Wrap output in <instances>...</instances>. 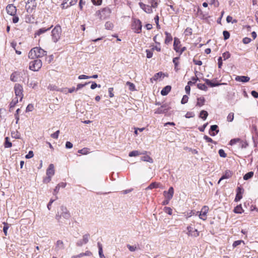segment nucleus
Masks as SVG:
<instances>
[{
  "instance_id": "nucleus-1",
  "label": "nucleus",
  "mask_w": 258,
  "mask_h": 258,
  "mask_svg": "<svg viewBox=\"0 0 258 258\" xmlns=\"http://www.w3.org/2000/svg\"><path fill=\"white\" fill-rule=\"evenodd\" d=\"M47 52L40 47H36L32 48L29 52L28 57L31 59L41 57L46 55Z\"/></svg>"
},
{
  "instance_id": "nucleus-2",
  "label": "nucleus",
  "mask_w": 258,
  "mask_h": 258,
  "mask_svg": "<svg viewBox=\"0 0 258 258\" xmlns=\"http://www.w3.org/2000/svg\"><path fill=\"white\" fill-rule=\"evenodd\" d=\"M71 217V215L69 211L68 210L66 207L64 206H61L60 208V211L57 212L55 218L59 222H61V219L68 220Z\"/></svg>"
},
{
  "instance_id": "nucleus-3",
  "label": "nucleus",
  "mask_w": 258,
  "mask_h": 258,
  "mask_svg": "<svg viewBox=\"0 0 258 258\" xmlns=\"http://www.w3.org/2000/svg\"><path fill=\"white\" fill-rule=\"evenodd\" d=\"M61 28L59 25H56L51 31V39L54 43H56L60 38Z\"/></svg>"
},
{
  "instance_id": "nucleus-4",
  "label": "nucleus",
  "mask_w": 258,
  "mask_h": 258,
  "mask_svg": "<svg viewBox=\"0 0 258 258\" xmlns=\"http://www.w3.org/2000/svg\"><path fill=\"white\" fill-rule=\"evenodd\" d=\"M111 13V11L109 8H105L101 10L97 11L96 12V16H98L101 20H104L109 17Z\"/></svg>"
},
{
  "instance_id": "nucleus-5",
  "label": "nucleus",
  "mask_w": 258,
  "mask_h": 258,
  "mask_svg": "<svg viewBox=\"0 0 258 258\" xmlns=\"http://www.w3.org/2000/svg\"><path fill=\"white\" fill-rule=\"evenodd\" d=\"M16 98L21 101L23 98V88L21 85L16 84L14 86Z\"/></svg>"
},
{
  "instance_id": "nucleus-6",
  "label": "nucleus",
  "mask_w": 258,
  "mask_h": 258,
  "mask_svg": "<svg viewBox=\"0 0 258 258\" xmlns=\"http://www.w3.org/2000/svg\"><path fill=\"white\" fill-rule=\"evenodd\" d=\"M42 67V61L40 59H35L31 61L29 64L30 70L38 71Z\"/></svg>"
},
{
  "instance_id": "nucleus-7",
  "label": "nucleus",
  "mask_w": 258,
  "mask_h": 258,
  "mask_svg": "<svg viewBox=\"0 0 258 258\" xmlns=\"http://www.w3.org/2000/svg\"><path fill=\"white\" fill-rule=\"evenodd\" d=\"M132 28L135 33H140L142 29L141 22L139 19H134Z\"/></svg>"
},
{
  "instance_id": "nucleus-8",
  "label": "nucleus",
  "mask_w": 258,
  "mask_h": 258,
  "mask_svg": "<svg viewBox=\"0 0 258 258\" xmlns=\"http://www.w3.org/2000/svg\"><path fill=\"white\" fill-rule=\"evenodd\" d=\"M36 0H28L26 5V9L28 13H32L33 10L36 7Z\"/></svg>"
},
{
  "instance_id": "nucleus-9",
  "label": "nucleus",
  "mask_w": 258,
  "mask_h": 258,
  "mask_svg": "<svg viewBox=\"0 0 258 258\" xmlns=\"http://www.w3.org/2000/svg\"><path fill=\"white\" fill-rule=\"evenodd\" d=\"M209 207L207 206H204L201 209L200 212H198L197 213L199 214V218L203 220H206L207 219V214L209 211Z\"/></svg>"
},
{
  "instance_id": "nucleus-10",
  "label": "nucleus",
  "mask_w": 258,
  "mask_h": 258,
  "mask_svg": "<svg viewBox=\"0 0 258 258\" xmlns=\"http://www.w3.org/2000/svg\"><path fill=\"white\" fill-rule=\"evenodd\" d=\"M187 234L188 235L192 236V237H197L199 235V232L197 229H195L192 227L189 226L187 227Z\"/></svg>"
},
{
  "instance_id": "nucleus-11",
  "label": "nucleus",
  "mask_w": 258,
  "mask_h": 258,
  "mask_svg": "<svg viewBox=\"0 0 258 258\" xmlns=\"http://www.w3.org/2000/svg\"><path fill=\"white\" fill-rule=\"evenodd\" d=\"M7 13L11 16H15L17 12V9L13 5H9L6 7Z\"/></svg>"
},
{
  "instance_id": "nucleus-12",
  "label": "nucleus",
  "mask_w": 258,
  "mask_h": 258,
  "mask_svg": "<svg viewBox=\"0 0 258 258\" xmlns=\"http://www.w3.org/2000/svg\"><path fill=\"white\" fill-rule=\"evenodd\" d=\"M174 194V189L172 187H170L168 191H164L163 192V195L166 199L170 200Z\"/></svg>"
},
{
  "instance_id": "nucleus-13",
  "label": "nucleus",
  "mask_w": 258,
  "mask_h": 258,
  "mask_svg": "<svg viewBox=\"0 0 258 258\" xmlns=\"http://www.w3.org/2000/svg\"><path fill=\"white\" fill-rule=\"evenodd\" d=\"M141 8L146 13L151 14L153 12L152 8L149 5H145L143 3H139Z\"/></svg>"
},
{
  "instance_id": "nucleus-14",
  "label": "nucleus",
  "mask_w": 258,
  "mask_h": 258,
  "mask_svg": "<svg viewBox=\"0 0 258 258\" xmlns=\"http://www.w3.org/2000/svg\"><path fill=\"white\" fill-rule=\"evenodd\" d=\"M89 237H90L89 234H85L83 236L82 239H81L77 242V245L79 246H81L83 244H86L89 241Z\"/></svg>"
},
{
  "instance_id": "nucleus-15",
  "label": "nucleus",
  "mask_w": 258,
  "mask_h": 258,
  "mask_svg": "<svg viewBox=\"0 0 258 258\" xmlns=\"http://www.w3.org/2000/svg\"><path fill=\"white\" fill-rule=\"evenodd\" d=\"M243 189L241 187H238L236 189V195L235 198V201L238 202L242 198Z\"/></svg>"
},
{
  "instance_id": "nucleus-16",
  "label": "nucleus",
  "mask_w": 258,
  "mask_h": 258,
  "mask_svg": "<svg viewBox=\"0 0 258 258\" xmlns=\"http://www.w3.org/2000/svg\"><path fill=\"white\" fill-rule=\"evenodd\" d=\"M218 126L217 125H212L211 126L210 130L209 131V134L211 136H215L219 132V130H218Z\"/></svg>"
},
{
  "instance_id": "nucleus-17",
  "label": "nucleus",
  "mask_w": 258,
  "mask_h": 258,
  "mask_svg": "<svg viewBox=\"0 0 258 258\" xmlns=\"http://www.w3.org/2000/svg\"><path fill=\"white\" fill-rule=\"evenodd\" d=\"M174 49L176 52H179L180 51V41L179 39L177 38H174V43H173Z\"/></svg>"
},
{
  "instance_id": "nucleus-18",
  "label": "nucleus",
  "mask_w": 258,
  "mask_h": 258,
  "mask_svg": "<svg viewBox=\"0 0 258 258\" xmlns=\"http://www.w3.org/2000/svg\"><path fill=\"white\" fill-rule=\"evenodd\" d=\"M168 110V108L166 105H162L161 107L158 108L155 110V113L156 114H161L166 112Z\"/></svg>"
},
{
  "instance_id": "nucleus-19",
  "label": "nucleus",
  "mask_w": 258,
  "mask_h": 258,
  "mask_svg": "<svg viewBox=\"0 0 258 258\" xmlns=\"http://www.w3.org/2000/svg\"><path fill=\"white\" fill-rule=\"evenodd\" d=\"M232 175V173L230 170H226L225 172V173L222 176V177L220 178L218 183H220V182L223 179H228L230 178Z\"/></svg>"
},
{
  "instance_id": "nucleus-20",
  "label": "nucleus",
  "mask_w": 258,
  "mask_h": 258,
  "mask_svg": "<svg viewBox=\"0 0 258 258\" xmlns=\"http://www.w3.org/2000/svg\"><path fill=\"white\" fill-rule=\"evenodd\" d=\"M54 167L53 164H50L46 170V175L52 177L54 174Z\"/></svg>"
},
{
  "instance_id": "nucleus-21",
  "label": "nucleus",
  "mask_w": 258,
  "mask_h": 258,
  "mask_svg": "<svg viewBox=\"0 0 258 258\" xmlns=\"http://www.w3.org/2000/svg\"><path fill=\"white\" fill-rule=\"evenodd\" d=\"M235 80L237 82H240L243 83L247 82L249 81L250 78L247 76H237L235 77Z\"/></svg>"
},
{
  "instance_id": "nucleus-22",
  "label": "nucleus",
  "mask_w": 258,
  "mask_h": 258,
  "mask_svg": "<svg viewBox=\"0 0 258 258\" xmlns=\"http://www.w3.org/2000/svg\"><path fill=\"white\" fill-rule=\"evenodd\" d=\"M171 87L170 86H166L163 88V89L161 91V94L163 96L167 95L171 91Z\"/></svg>"
},
{
  "instance_id": "nucleus-23",
  "label": "nucleus",
  "mask_w": 258,
  "mask_h": 258,
  "mask_svg": "<svg viewBox=\"0 0 258 258\" xmlns=\"http://www.w3.org/2000/svg\"><path fill=\"white\" fill-rule=\"evenodd\" d=\"M146 153H147L146 151H145L144 152L142 153V152H141L137 150H134V151L131 152L129 153L128 156L130 157H136V156H138L139 155L145 154Z\"/></svg>"
},
{
  "instance_id": "nucleus-24",
  "label": "nucleus",
  "mask_w": 258,
  "mask_h": 258,
  "mask_svg": "<svg viewBox=\"0 0 258 258\" xmlns=\"http://www.w3.org/2000/svg\"><path fill=\"white\" fill-rule=\"evenodd\" d=\"M205 102V99L204 97H200L197 98V106L202 107Z\"/></svg>"
},
{
  "instance_id": "nucleus-25",
  "label": "nucleus",
  "mask_w": 258,
  "mask_h": 258,
  "mask_svg": "<svg viewBox=\"0 0 258 258\" xmlns=\"http://www.w3.org/2000/svg\"><path fill=\"white\" fill-rule=\"evenodd\" d=\"M52 27V26H51L49 28H48L47 29L46 28H40L39 29L35 34V36L36 35H41V34L42 33H45V32L47 31L48 30H49L51 27Z\"/></svg>"
},
{
  "instance_id": "nucleus-26",
  "label": "nucleus",
  "mask_w": 258,
  "mask_h": 258,
  "mask_svg": "<svg viewBox=\"0 0 258 258\" xmlns=\"http://www.w3.org/2000/svg\"><path fill=\"white\" fill-rule=\"evenodd\" d=\"M64 248L63 243L61 240H57L56 243V249L57 250Z\"/></svg>"
},
{
  "instance_id": "nucleus-27",
  "label": "nucleus",
  "mask_w": 258,
  "mask_h": 258,
  "mask_svg": "<svg viewBox=\"0 0 258 258\" xmlns=\"http://www.w3.org/2000/svg\"><path fill=\"white\" fill-rule=\"evenodd\" d=\"M78 0H67L66 2H63L62 4V8H65V5L67 3H69V6H73L76 4ZM69 5L67 6L66 7H68Z\"/></svg>"
},
{
  "instance_id": "nucleus-28",
  "label": "nucleus",
  "mask_w": 258,
  "mask_h": 258,
  "mask_svg": "<svg viewBox=\"0 0 258 258\" xmlns=\"http://www.w3.org/2000/svg\"><path fill=\"white\" fill-rule=\"evenodd\" d=\"M165 34L166 35L165 43L167 44L172 41V37L171 34L167 32H165Z\"/></svg>"
},
{
  "instance_id": "nucleus-29",
  "label": "nucleus",
  "mask_w": 258,
  "mask_h": 258,
  "mask_svg": "<svg viewBox=\"0 0 258 258\" xmlns=\"http://www.w3.org/2000/svg\"><path fill=\"white\" fill-rule=\"evenodd\" d=\"M149 3L153 9H155L158 7V0H149Z\"/></svg>"
},
{
  "instance_id": "nucleus-30",
  "label": "nucleus",
  "mask_w": 258,
  "mask_h": 258,
  "mask_svg": "<svg viewBox=\"0 0 258 258\" xmlns=\"http://www.w3.org/2000/svg\"><path fill=\"white\" fill-rule=\"evenodd\" d=\"M98 247L99 248V255L100 258H105L104 255L103 253V249H102V244L98 242Z\"/></svg>"
},
{
  "instance_id": "nucleus-31",
  "label": "nucleus",
  "mask_w": 258,
  "mask_h": 258,
  "mask_svg": "<svg viewBox=\"0 0 258 258\" xmlns=\"http://www.w3.org/2000/svg\"><path fill=\"white\" fill-rule=\"evenodd\" d=\"M208 115V113L205 110H202L200 113L199 117L204 120H206Z\"/></svg>"
},
{
  "instance_id": "nucleus-32",
  "label": "nucleus",
  "mask_w": 258,
  "mask_h": 258,
  "mask_svg": "<svg viewBox=\"0 0 258 258\" xmlns=\"http://www.w3.org/2000/svg\"><path fill=\"white\" fill-rule=\"evenodd\" d=\"M38 85V82L36 80H31L30 81L28 86L29 87H31L33 89L35 88Z\"/></svg>"
},
{
  "instance_id": "nucleus-33",
  "label": "nucleus",
  "mask_w": 258,
  "mask_h": 258,
  "mask_svg": "<svg viewBox=\"0 0 258 258\" xmlns=\"http://www.w3.org/2000/svg\"><path fill=\"white\" fill-rule=\"evenodd\" d=\"M141 160L142 161H145V162H149V163H153V160L152 159V158H151L148 155H146V156H144L142 157L141 158Z\"/></svg>"
},
{
  "instance_id": "nucleus-34",
  "label": "nucleus",
  "mask_w": 258,
  "mask_h": 258,
  "mask_svg": "<svg viewBox=\"0 0 258 258\" xmlns=\"http://www.w3.org/2000/svg\"><path fill=\"white\" fill-rule=\"evenodd\" d=\"M160 184L157 182L151 183L147 187L148 189H152L154 188H157L159 187Z\"/></svg>"
},
{
  "instance_id": "nucleus-35",
  "label": "nucleus",
  "mask_w": 258,
  "mask_h": 258,
  "mask_svg": "<svg viewBox=\"0 0 258 258\" xmlns=\"http://www.w3.org/2000/svg\"><path fill=\"white\" fill-rule=\"evenodd\" d=\"M253 172L250 171L247 173H246L244 176L243 179L245 180H247L250 178H251L253 176Z\"/></svg>"
},
{
  "instance_id": "nucleus-36",
  "label": "nucleus",
  "mask_w": 258,
  "mask_h": 258,
  "mask_svg": "<svg viewBox=\"0 0 258 258\" xmlns=\"http://www.w3.org/2000/svg\"><path fill=\"white\" fill-rule=\"evenodd\" d=\"M243 210L241 205L236 206L234 209V212L235 213L241 214L243 212Z\"/></svg>"
},
{
  "instance_id": "nucleus-37",
  "label": "nucleus",
  "mask_w": 258,
  "mask_h": 258,
  "mask_svg": "<svg viewBox=\"0 0 258 258\" xmlns=\"http://www.w3.org/2000/svg\"><path fill=\"white\" fill-rule=\"evenodd\" d=\"M19 99L18 98H15L10 103V109L14 108L16 104L18 102Z\"/></svg>"
},
{
  "instance_id": "nucleus-38",
  "label": "nucleus",
  "mask_w": 258,
  "mask_h": 258,
  "mask_svg": "<svg viewBox=\"0 0 258 258\" xmlns=\"http://www.w3.org/2000/svg\"><path fill=\"white\" fill-rule=\"evenodd\" d=\"M4 146L5 148H10L12 146V143L9 141V138L8 137H6L5 138V142Z\"/></svg>"
},
{
  "instance_id": "nucleus-39",
  "label": "nucleus",
  "mask_w": 258,
  "mask_h": 258,
  "mask_svg": "<svg viewBox=\"0 0 258 258\" xmlns=\"http://www.w3.org/2000/svg\"><path fill=\"white\" fill-rule=\"evenodd\" d=\"M179 58V57H176L173 59V62L174 64V67H175L174 69L176 71H177L178 70V69L177 68V67H178V64Z\"/></svg>"
},
{
  "instance_id": "nucleus-40",
  "label": "nucleus",
  "mask_w": 258,
  "mask_h": 258,
  "mask_svg": "<svg viewBox=\"0 0 258 258\" xmlns=\"http://www.w3.org/2000/svg\"><path fill=\"white\" fill-rule=\"evenodd\" d=\"M126 84V85H127L128 86L129 90L130 91H133L136 90L135 86L133 83L130 82H127Z\"/></svg>"
},
{
  "instance_id": "nucleus-41",
  "label": "nucleus",
  "mask_w": 258,
  "mask_h": 258,
  "mask_svg": "<svg viewBox=\"0 0 258 258\" xmlns=\"http://www.w3.org/2000/svg\"><path fill=\"white\" fill-rule=\"evenodd\" d=\"M17 73L15 72L13 73L10 77V79L13 82H17L18 81Z\"/></svg>"
},
{
  "instance_id": "nucleus-42",
  "label": "nucleus",
  "mask_w": 258,
  "mask_h": 258,
  "mask_svg": "<svg viewBox=\"0 0 258 258\" xmlns=\"http://www.w3.org/2000/svg\"><path fill=\"white\" fill-rule=\"evenodd\" d=\"M105 28L107 30H111L113 27V24L110 22H107L105 24Z\"/></svg>"
},
{
  "instance_id": "nucleus-43",
  "label": "nucleus",
  "mask_w": 258,
  "mask_h": 258,
  "mask_svg": "<svg viewBox=\"0 0 258 258\" xmlns=\"http://www.w3.org/2000/svg\"><path fill=\"white\" fill-rule=\"evenodd\" d=\"M197 87L199 89H201L202 90L206 91L208 89L207 87L204 84L199 83L197 85Z\"/></svg>"
},
{
  "instance_id": "nucleus-44",
  "label": "nucleus",
  "mask_w": 258,
  "mask_h": 258,
  "mask_svg": "<svg viewBox=\"0 0 258 258\" xmlns=\"http://www.w3.org/2000/svg\"><path fill=\"white\" fill-rule=\"evenodd\" d=\"M78 152L80 154H83V155H86L89 152V149L87 148H84L82 149L79 150L78 151Z\"/></svg>"
},
{
  "instance_id": "nucleus-45",
  "label": "nucleus",
  "mask_w": 258,
  "mask_h": 258,
  "mask_svg": "<svg viewBox=\"0 0 258 258\" xmlns=\"http://www.w3.org/2000/svg\"><path fill=\"white\" fill-rule=\"evenodd\" d=\"M164 211L166 213H167V214H169V215H172V209H171V208H170V207H164Z\"/></svg>"
},
{
  "instance_id": "nucleus-46",
  "label": "nucleus",
  "mask_w": 258,
  "mask_h": 258,
  "mask_svg": "<svg viewBox=\"0 0 258 258\" xmlns=\"http://www.w3.org/2000/svg\"><path fill=\"white\" fill-rule=\"evenodd\" d=\"M92 255V252L89 250L86 251L85 252H82L79 254V256H80V257L83 256H91Z\"/></svg>"
},
{
  "instance_id": "nucleus-47",
  "label": "nucleus",
  "mask_w": 258,
  "mask_h": 258,
  "mask_svg": "<svg viewBox=\"0 0 258 258\" xmlns=\"http://www.w3.org/2000/svg\"><path fill=\"white\" fill-rule=\"evenodd\" d=\"M226 21L228 23H232V24L233 23H235L237 22V20H233V18L231 17V16H227V18H226Z\"/></svg>"
},
{
  "instance_id": "nucleus-48",
  "label": "nucleus",
  "mask_w": 258,
  "mask_h": 258,
  "mask_svg": "<svg viewBox=\"0 0 258 258\" xmlns=\"http://www.w3.org/2000/svg\"><path fill=\"white\" fill-rule=\"evenodd\" d=\"M233 119H234V113L232 112L230 113L227 117V121H229V122H231L232 121H233Z\"/></svg>"
},
{
  "instance_id": "nucleus-49",
  "label": "nucleus",
  "mask_w": 258,
  "mask_h": 258,
  "mask_svg": "<svg viewBox=\"0 0 258 258\" xmlns=\"http://www.w3.org/2000/svg\"><path fill=\"white\" fill-rule=\"evenodd\" d=\"M240 141V139L239 138L232 139L230 142V144L231 145H234L236 144L237 143H239Z\"/></svg>"
},
{
  "instance_id": "nucleus-50",
  "label": "nucleus",
  "mask_w": 258,
  "mask_h": 258,
  "mask_svg": "<svg viewBox=\"0 0 258 258\" xmlns=\"http://www.w3.org/2000/svg\"><path fill=\"white\" fill-rule=\"evenodd\" d=\"M219 154L220 157L223 158H225L227 156V154L225 153V151L223 149H220L219 150Z\"/></svg>"
},
{
  "instance_id": "nucleus-51",
  "label": "nucleus",
  "mask_w": 258,
  "mask_h": 258,
  "mask_svg": "<svg viewBox=\"0 0 258 258\" xmlns=\"http://www.w3.org/2000/svg\"><path fill=\"white\" fill-rule=\"evenodd\" d=\"M34 109V106L32 104H29L28 105V106L26 107V112H30L32 111Z\"/></svg>"
},
{
  "instance_id": "nucleus-52",
  "label": "nucleus",
  "mask_w": 258,
  "mask_h": 258,
  "mask_svg": "<svg viewBox=\"0 0 258 258\" xmlns=\"http://www.w3.org/2000/svg\"><path fill=\"white\" fill-rule=\"evenodd\" d=\"M12 136L13 138L15 139H20V134L18 132H12Z\"/></svg>"
},
{
  "instance_id": "nucleus-53",
  "label": "nucleus",
  "mask_w": 258,
  "mask_h": 258,
  "mask_svg": "<svg viewBox=\"0 0 258 258\" xmlns=\"http://www.w3.org/2000/svg\"><path fill=\"white\" fill-rule=\"evenodd\" d=\"M241 243H244V241L243 240H241L235 241L233 242V243L232 244V246H233V247H235L237 246L240 245Z\"/></svg>"
},
{
  "instance_id": "nucleus-54",
  "label": "nucleus",
  "mask_w": 258,
  "mask_h": 258,
  "mask_svg": "<svg viewBox=\"0 0 258 258\" xmlns=\"http://www.w3.org/2000/svg\"><path fill=\"white\" fill-rule=\"evenodd\" d=\"M48 89H49L50 91H57V88L55 85H51L50 84L48 86Z\"/></svg>"
},
{
  "instance_id": "nucleus-55",
  "label": "nucleus",
  "mask_w": 258,
  "mask_h": 258,
  "mask_svg": "<svg viewBox=\"0 0 258 258\" xmlns=\"http://www.w3.org/2000/svg\"><path fill=\"white\" fill-rule=\"evenodd\" d=\"M188 97L187 95H184L181 99V103L184 104L187 102Z\"/></svg>"
},
{
  "instance_id": "nucleus-56",
  "label": "nucleus",
  "mask_w": 258,
  "mask_h": 258,
  "mask_svg": "<svg viewBox=\"0 0 258 258\" xmlns=\"http://www.w3.org/2000/svg\"><path fill=\"white\" fill-rule=\"evenodd\" d=\"M204 139L207 142H210V143H214L215 144H216V142H214L212 139L209 137L208 136L205 135L204 136Z\"/></svg>"
},
{
  "instance_id": "nucleus-57",
  "label": "nucleus",
  "mask_w": 258,
  "mask_h": 258,
  "mask_svg": "<svg viewBox=\"0 0 258 258\" xmlns=\"http://www.w3.org/2000/svg\"><path fill=\"white\" fill-rule=\"evenodd\" d=\"M96 87L100 88L101 85L97 84L95 82H93L92 83V85H91V89L92 90L95 89Z\"/></svg>"
},
{
  "instance_id": "nucleus-58",
  "label": "nucleus",
  "mask_w": 258,
  "mask_h": 258,
  "mask_svg": "<svg viewBox=\"0 0 258 258\" xmlns=\"http://www.w3.org/2000/svg\"><path fill=\"white\" fill-rule=\"evenodd\" d=\"M223 34L225 40L228 39L230 37V34L227 31H224L223 32Z\"/></svg>"
},
{
  "instance_id": "nucleus-59",
  "label": "nucleus",
  "mask_w": 258,
  "mask_h": 258,
  "mask_svg": "<svg viewBox=\"0 0 258 258\" xmlns=\"http://www.w3.org/2000/svg\"><path fill=\"white\" fill-rule=\"evenodd\" d=\"M230 56V54L229 52H225L223 53L222 57H223L224 60H226L228 58H229Z\"/></svg>"
},
{
  "instance_id": "nucleus-60",
  "label": "nucleus",
  "mask_w": 258,
  "mask_h": 258,
  "mask_svg": "<svg viewBox=\"0 0 258 258\" xmlns=\"http://www.w3.org/2000/svg\"><path fill=\"white\" fill-rule=\"evenodd\" d=\"M240 146L242 148H245L248 146V144L246 142L241 141L239 142Z\"/></svg>"
},
{
  "instance_id": "nucleus-61",
  "label": "nucleus",
  "mask_w": 258,
  "mask_h": 258,
  "mask_svg": "<svg viewBox=\"0 0 258 258\" xmlns=\"http://www.w3.org/2000/svg\"><path fill=\"white\" fill-rule=\"evenodd\" d=\"M59 134V131L58 130L56 132H55L54 133L51 134V137L53 139H57L58 137Z\"/></svg>"
},
{
  "instance_id": "nucleus-62",
  "label": "nucleus",
  "mask_w": 258,
  "mask_h": 258,
  "mask_svg": "<svg viewBox=\"0 0 258 258\" xmlns=\"http://www.w3.org/2000/svg\"><path fill=\"white\" fill-rule=\"evenodd\" d=\"M162 75V73L161 72H159L156 73L153 77V79L156 81L158 79L159 77H161Z\"/></svg>"
},
{
  "instance_id": "nucleus-63",
  "label": "nucleus",
  "mask_w": 258,
  "mask_h": 258,
  "mask_svg": "<svg viewBox=\"0 0 258 258\" xmlns=\"http://www.w3.org/2000/svg\"><path fill=\"white\" fill-rule=\"evenodd\" d=\"M195 116V114L192 112H187L186 114L185 115V117L186 118H189L190 117H192Z\"/></svg>"
},
{
  "instance_id": "nucleus-64",
  "label": "nucleus",
  "mask_w": 258,
  "mask_h": 258,
  "mask_svg": "<svg viewBox=\"0 0 258 258\" xmlns=\"http://www.w3.org/2000/svg\"><path fill=\"white\" fill-rule=\"evenodd\" d=\"M250 41L251 39L248 37H245L242 40V42L244 44H248Z\"/></svg>"
}]
</instances>
